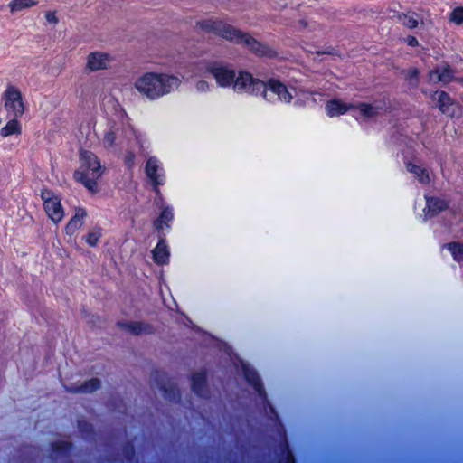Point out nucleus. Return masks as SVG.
<instances>
[{"label": "nucleus", "mask_w": 463, "mask_h": 463, "mask_svg": "<svg viewBox=\"0 0 463 463\" xmlns=\"http://www.w3.org/2000/svg\"><path fill=\"white\" fill-rule=\"evenodd\" d=\"M195 29L205 33H212L235 44H243L250 52L259 57L275 58L278 55L272 47L259 42L248 33L242 32L217 18L210 17L197 20Z\"/></svg>", "instance_id": "obj_1"}, {"label": "nucleus", "mask_w": 463, "mask_h": 463, "mask_svg": "<svg viewBox=\"0 0 463 463\" xmlns=\"http://www.w3.org/2000/svg\"><path fill=\"white\" fill-rule=\"evenodd\" d=\"M181 80L170 73L146 72L137 78L134 88L149 100H156L177 90Z\"/></svg>", "instance_id": "obj_2"}, {"label": "nucleus", "mask_w": 463, "mask_h": 463, "mask_svg": "<svg viewBox=\"0 0 463 463\" xmlns=\"http://www.w3.org/2000/svg\"><path fill=\"white\" fill-rule=\"evenodd\" d=\"M80 163L79 168L73 174L75 181L91 193H97L98 180L102 176L105 167L101 165L99 157L89 150L80 151Z\"/></svg>", "instance_id": "obj_3"}, {"label": "nucleus", "mask_w": 463, "mask_h": 463, "mask_svg": "<svg viewBox=\"0 0 463 463\" xmlns=\"http://www.w3.org/2000/svg\"><path fill=\"white\" fill-rule=\"evenodd\" d=\"M197 69L212 74L217 84L221 87H229L232 85L236 76L234 70L215 61H201L197 63Z\"/></svg>", "instance_id": "obj_4"}, {"label": "nucleus", "mask_w": 463, "mask_h": 463, "mask_svg": "<svg viewBox=\"0 0 463 463\" xmlns=\"http://www.w3.org/2000/svg\"><path fill=\"white\" fill-rule=\"evenodd\" d=\"M43 201L44 211L50 220L55 224L62 221L64 217V209L61 199L51 190H43L41 194Z\"/></svg>", "instance_id": "obj_5"}, {"label": "nucleus", "mask_w": 463, "mask_h": 463, "mask_svg": "<svg viewBox=\"0 0 463 463\" xmlns=\"http://www.w3.org/2000/svg\"><path fill=\"white\" fill-rule=\"evenodd\" d=\"M232 85L236 92L245 91L250 94H258L261 91L265 98V82L254 79L249 72L241 71L237 77L235 76Z\"/></svg>", "instance_id": "obj_6"}, {"label": "nucleus", "mask_w": 463, "mask_h": 463, "mask_svg": "<svg viewBox=\"0 0 463 463\" xmlns=\"http://www.w3.org/2000/svg\"><path fill=\"white\" fill-rule=\"evenodd\" d=\"M4 105L14 118H21L25 110L21 91L15 86H8L4 93Z\"/></svg>", "instance_id": "obj_7"}, {"label": "nucleus", "mask_w": 463, "mask_h": 463, "mask_svg": "<svg viewBox=\"0 0 463 463\" xmlns=\"http://www.w3.org/2000/svg\"><path fill=\"white\" fill-rule=\"evenodd\" d=\"M114 58L108 52L101 51L90 52L86 56L84 70L88 72L109 70Z\"/></svg>", "instance_id": "obj_8"}, {"label": "nucleus", "mask_w": 463, "mask_h": 463, "mask_svg": "<svg viewBox=\"0 0 463 463\" xmlns=\"http://www.w3.org/2000/svg\"><path fill=\"white\" fill-rule=\"evenodd\" d=\"M430 99L436 102V105L443 114L453 117L458 110V106L445 91H434L430 94Z\"/></svg>", "instance_id": "obj_9"}, {"label": "nucleus", "mask_w": 463, "mask_h": 463, "mask_svg": "<svg viewBox=\"0 0 463 463\" xmlns=\"http://www.w3.org/2000/svg\"><path fill=\"white\" fill-rule=\"evenodd\" d=\"M160 167L155 157H150L146 164L145 172L152 183L156 194H159V185L164 184V175L159 174Z\"/></svg>", "instance_id": "obj_10"}, {"label": "nucleus", "mask_w": 463, "mask_h": 463, "mask_svg": "<svg viewBox=\"0 0 463 463\" xmlns=\"http://www.w3.org/2000/svg\"><path fill=\"white\" fill-rule=\"evenodd\" d=\"M118 326L131 335H140L153 333V327L150 324L140 321H120Z\"/></svg>", "instance_id": "obj_11"}, {"label": "nucleus", "mask_w": 463, "mask_h": 463, "mask_svg": "<svg viewBox=\"0 0 463 463\" xmlns=\"http://www.w3.org/2000/svg\"><path fill=\"white\" fill-rule=\"evenodd\" d=\"M267 88L275 93L282 102L290 103L293 99V95L289 92L288 87L276 79H270L265 82V90Z\"/></svg>", "instance_id": "obj_12"}, {"label": "nucleus", "mask_w": 463, "mask_h": 463, "mask_svg": "<svg viewBox=\"0 0 463 463\" xmlns=\"http://www.w3.org/2000/svg\"><path fill=\"white\" fill-rule=\"evenodd\" d=\"M87 212L83 208H76L74 215L71 218L65 226V232L69 236H72L84 224Z\"/></svg>", "instance_id": "obj_13"}, {"label": "nucleus", "mask_w": 463, "mask_h": 463, "mask_svg": "<svg viewBox=\"0 0 463 463\" xmlns=\"http://www.w3.org/2000/svg\"><path fill=\"white\" fill-rule=\"evenodd\" d=\"M426 208L424 209L426 217H433L448 207L446 200L439 197H426Z\"/></svg>", "instance_id": "obj_14"}, {"label": "nucleus", "mask_w": 463, "mask_h": 463, "mask_svg": "<svg viewBox=\"0 0 463 463\" xmlns=\"http://www.w3.org/2000/svg\"><path fill=\"white\" fill-rule=\"evenodd\" d=\"M353 104H347L340 99H331L326 104V115L330 118L337 117L346 113L349 109H353Z\"/></svg>", "instance_id": "obj_15"}, {"label": "nucleus", "mask_w": 463, "mask_h": 463, "mask_svg": "<svg viewBox=\"0 0 463 463\" xmlns=\"http://www.w3.org/2000/svg\"><path fill=\"white\" fill-rule=\"evenodd\" d=\"M452 78L453 71L449 66L433 70L429 74V80L432 83L447 84L451 81Z\"/></svg>", "instance_id": "obj_16"}, {"label": "nucleus", "mask_w": 463, "mask_h": 463, "mask_svg": "<svg viewBox=\"0 0 463 463\" xmlns=\"http://www.w3.org/2000/svg\"><path fill=\"white\" fill-rule=\"evenodd\" d=\"M153 260L158 265H164L168 262L169 250L164 239H160L156 247L152 251Z\"/></svg>", "instance_id": "obj_17"}, {"label": "nucleus", "mask_w": 463, "mask_h": 463, "mask_svg": "<svg viewBox=\"0 0 463 463\" xmlns=\"http://www.w3.org/2000/svg\"><path fill=\"white\" fill-rule=\"evenodd\" d=\"M100 387V382L97 378H92L82 383L80 385L68 387L67 390L72 393H91Z\"/></svg>", "instance_id": "obj_18"}, {"label": "nucleus", "mask_w": 463, "mask_h": 463, "mask_svg": "<svg viewBox=\"0 0 463 463\" xmlns=\"http://www.w3.org/2000/svg\"><path fill=\"white\" fill-rule=\"evenodd\" d=\"M406 169L413 174L420 184H428L430 183L431 179L429 171L421 165L408 162L406 163Z\"/></svg>", "instance_id": "obj_19"}, {"label": "nucleus", "mask_w": 463, "mask_h": 463, "mask_svg": "<svg viewBox=\"0 0 463 463\" xmlns=\"http://www.w3.org/2000/svg\"><path fill=\"white\" fill-rule=\"evenodd\" d=\"M206 375L203 372L195 373L192 377V388L193 391L201 397H206Z\"/></svg>", "instance_id": "obj_20"}, {"label": "nucleus", "mask_w": 463, "mask_h": 463, "mask_svg": "<svg viewBox=\"0 0 463 463\" xmlns=\"http://www.w3.org/2000/svg\"><path fill=\"white\" fill-rule=\"evenodd\" d=\"M38 5L37 0H12L8 4L11 14L19 13L24 9L32 8Z\"/></svg>", "instance_id": "obj_21"}, {"label": "nucleus", "mask_w": 463, "mask_h": 463, "mask_svg": "<svg viewBox=\"0 0 463 463\" xmlns=\"http://www.w3.org/2000/svg\"><path fill=\"white\" fill-rule=\"evenodd\" d=\"M398 19L404 26L409 29L416 28L419 25L420 20V15L413 12L402 13L398 15Z\"/></svg>", "instance_id": "obj_22"}, {"label": "nucleus", "mask_w": 463, "mask_h": 463, "mask_svg": "<svg viewBox=\"0 0 463 463\" xmlns=\"http://www.w3.org/2000/svg\"><path fill=\"white\" fill-rule=\"evenodd\" d=\"M17 118H18L13 117V118L9 120L4 128H1L0 134L3 137H6L11 135L21 134L22 127Z\"/></svg>", "instance_id": "obj_23"}, {"label": "nucleus", "mask_w": 463, "mask_h": 463, "mask_svg": "<svg viewBox=\"0 0 463 463\" xmlns=\"http://www.w3.org/2000/svg\"><path fill=\"white\" fill-rule=\"evenodd\" d=\"M243 371L247 381L252 385V387L258 392L260 395H262L264 392L263 386L256 372L247 367H244Z\"/></svg>", "instance_id": "obj_24"}, {"label": "nucleus", "mask_w": 463, "mask_h": 463, "mask_svg": "<svg viewBox=\"0 0 463 463\" xmlns=\"http://www.w3.org/2000/svg\"><path fill=\"white\" fill-rule=\"evenodd\" d=\"M358 109L361 115L364 118H373L375 117L379 113L380 107L373 106L368 103H359L357 105H354L353 109Z\"/></svg>", "instance_id": "obj_25"}, {"label": "nucleus", "mask_w": 463, "mask_h": 463, "mask_svg": "<svg viewBox=\"0 0 463 463\" xmlns=\"http://www.w3.org/2000/svg\"><path fill=\"white\" fill-rule=\"evenodd\" d=\"M173 219L172 211L169 208H164L159 217L155 221L154 225L156 230H163L164 225L168 227V222Z\"/></svg>", "instance_id": "obj_26"}, {"label": "nucleus", "mask_w": 463, "mask_h": 463, "mask_svg": "<svg viewBox=\"0 0 463 463\" xmlns=\"http://www.w3.org/2000/svg\"><path fill=\"white\" fill-rule=\"evenodd\" d=\"M445 247L451 252L455 260H463V243L450 242L446 244Z\"/></svg>", "instance_id": "obj_27"}, {"label": "nucleus", "mask_w": 463, "mask_h": 463, "mask_svg": "<svg viewBox=\"0 0 463 463\" xmlns=\"http://www.w3.org/2000/svg\"><path fill=\"white\" fill-rule=\"evenodd\" d=\"M449 20L457 25L463 24V6L454 8L449 14Z\"/></svg>", "instance_id": "obj_28"}, {"label": "nucleus", "mask_w": 463, "mask_h": 463, "mask_svg": "<svg viewBox=\"0 0 463 463\" xmlns=\"http://www.w3.org/2000/svg\"><path fill=\"white\" fill-rule=\"evenodd\" d=\"M101 237L100 229H94L90 231L86 236V242L90 246H96Z\"/></svg>", "instance_id": "obj_29"}, {"label": "nucleus", "mask_w": 463, "mask_h": 463, "mask_svg": "<svg viewBox=\"0 0 463 463\" xmlns=\"http://www.w3.org/2000/svg\"><path fill=\"white\" fill-rule=\"evenodd\" d=\"M116 133L115 131H108L105 135H104V137H103V146L106 147V148H109V147H112L114 145H115V141H116Z\"/></svg>", "instance_id": "obj_30"}, {"label": "nucleus", "mask_w": 463, "mask_h": 463, "mask_svg": "<svg viewBox=\"0 0 463 463\" xmlns=\"http://www.w3.org/2000/svg\"><path fill=\"white\" fill-rule=\"evenodd\" d=\"M283 452L285 453V458L281 460L279 463H295L294 457L292 453L289 451L287 442L285 443Z\"/></svg>", "instance_id": "obj_31"}, {"label": "nucleus", "mask_w": 463, "mask_h": 463, "mask_svg": "<svg viewBox=\"0 0 463 463\" xmlns=\"http://www.w3.org/2000/svg\"><path fill=\"white\" fill-rule=\"evenodd\" d=\"M418 76H419V71L415 68L409 69L406 71V80H411V81L413 80H417Z\"/></svg>", "instance_id": "obj_32"}, {"label": "nucleus", "mask_w": 463, "mask_h": 463, "mask_svg": "<svg viewBox=\"0 0 463 463\" xmlns=\"http://www.w3.org/2000/svg\"><path fill=\"white\" fill-rule=\"evenodd\" d=\"M71 447V444L68 442H58L53 445V450L56 452L59 451H66Z\"/></svg>", "instance_id": "obj_33"}, {"label": "nucleus", "mask_w": 463, "mask_h": 463, "mask_svg": "<svg viewBox=\"0 0 463 463\" xmlns=\"http://www.w3.org/2000/svg\"><path fill=\"white\" fill-rule=\"evenodd\" d=\"M45 19L48 23L50 24H58L59 20L56 16V14L55 12H52V11H48L46 14H45Z\"/></svg>", "instance_id": "obj_34"}, {"label": "nucleus", "mask_w": 463, "mask_h": 463, "mask_svg": "<svg viewBox=\"0 0 463 463\" xmlns=\"http://www.w3.org/2000/svg\"><path fill=\"white\" fill-rule=\"evenodd\" d=\"M196 89L199 91H206L209 90V84L205 80H200L196 84Z\"/></svg>", "instance_id": "obj_35"}, {"label": "nucleus", "mask_w": 463, "mask_h": 463, "mask_svg": "<svg viewBox=\"0 0 463 463\" xmlns=\"http://www.w3.org/2000/svg\"><path fill=\"white\" fill-rule=\"evenodd\" d=\"M405 43L411 47H416L419 45V41L417 40V38L411 35L408 36L405 39Z\"/></svg>", "instance_id": "obj_36"}, {"label": "nucleus", "mask_w": 463, "mask_h": 463, "mask_svg": "<svg viewBox=\"0 0 463 463\" xmlns=\"http://www.w3.org/2000/svg\"><path fill=\"white\" fill-rule=\"evenodd\" d=\"M165 392V394H166L167 398H169L170 400L175 399V397H179V392H178L176 393L174 392L173 396L170 395V394H167V391L166 390Z\"/></svg>", "instance_id": "obj_37"}, {"label": "nucleus", "mask_w": 463, "mask_h": 463, "mask_svg": "<svg viewBox=\"0 0 463 463\" xmlns=\"http://www.w3.org/2000/svg\"><path fill=\"white\" fill-rule=\"evenodd\" d=\"M299 24L302 26V27H306L307 25V23L304 20H301L299 21Z\"/></svg>", "instance_id": "obj_38"}, {"label": "nucleus", "mask_w": 463, "mask_h": 463, "mask_svg": "<svg viewBox=\"0 0 463 463\" xmlns=\"http://www.w3.org/2000/svg\"><path fill=\"white\" fill-rule=\"evenodd\" d=\"M460 81L463 83V79H462V80H460Z\"/></svg>", "instance_id": "obj_39"}]
</instances>
